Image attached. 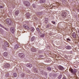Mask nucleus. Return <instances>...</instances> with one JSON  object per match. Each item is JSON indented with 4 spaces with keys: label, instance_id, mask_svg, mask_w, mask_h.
Returning <instances> with one entry per match:
<instances>
[{
    "label": "nucleus",
    "instance_id": "nucleus-1",
    "mask_svg": "<svg viewBox=\"0 0 79 79\" xmlns=\"http://www.w3.org/2000/svg\"><path fill=\"white\" fill-rule=\"evenodd\" d=\"M6 24H7L8 25H10L11 26L13 25V22L11 21V20L9 19H6Z\"/></svg>",
    "mask_w": 79,
    "mask_h": 79
},
{
    "label": "nucleus",
    "instance_id": "nucleus-2",
    "mask_svg": "<svg viewBox=\"0 0 79 79\" xmlns=\"http://www.w3.org/2000/svg\"><path fill=\"white\" fill-rule=\"evenodd\" d=\"M3 47L4 49H5V50H6V47H8V42H5L4 43V45L3 46Z\"/></svg>",
    "mask_w": 79,
    "mask_h": 79
},
{
    "label": "nucleus",
    "instance_id": "nucleus-3",
    "mask_svg": "<svg viewBox=\"0 0 79 79\" xmlns=\"http://www.w3.org/2000/svg\"><path fill=\"white\" fill-rule=\"evenodd\" d=\"M19 56L21 58H24L25 56V55L23 53H20L19 54Z\"/></svg>",
    "mask_w": 79,
    "mask_h": 79
},
{
    "label": "nucleus",
    "instance_id": "nucleus-4",
    "mask_svg": "<svg viewBox=\"0 0 79 79\" xmlns=\"http://www.w3.org/2000/svg\"><path fill=\"white\" fill-rule=\"evenodd\" d=\"M69 71L70 72H71L73 74H74V73H77V70L76 69H74V70H73L72 69H69Z\"/></svg>",
    "mask_w": 79,
    "mask_h": 79
},
{
    "label": "nucleus",
    "instance_id": "nucleus-5",
    "mask_svg": "<svg viewBox=\"0 0 79 79\" xmlns=\"http://www.w3.org/2000/svg\"><path fill=\"white\" fill-rule=\"evenodd\" d=\"M61 15L63 18H65L66 16V12L65 11H64L62 13Z\"/></svg>",
    "mask_w": 79,
    "mask_h": 79
},
{
    "label": "nucleus",
    "instance_id": "nucleus-6",
    "mask_svg": "<svg viewBox=\"0 0 79 79\" xmlns=\"http://www.w3.org/2000/svg\"><path fill=\"white\" fill-rule=\"evenodd\" d=\"M23 3L27 6H29L30 5V3L27 1H25Z\"/></svg>",
    "mask_w": 79,
    "mask_h": 79
},
{
    "label": "nucleus",
    "instance_id": "nucleus-7",
    "mask_svg": "<svg viewBox=\"0 0 79 79\" xmlns=\"http://www.w3.org/2000/svg\"><path fill=\"white\" fill-rule=\"evenodd\" d=\"M10 31L12 34H14V32H15V27H12L10 28Z\"/></svg>",
    "mask_w": 79,
    "mask_h": 79
},
{
    "label": "nucleus",
    "instance_id": "nucleus-8",
    "mask_svg": "<svg viewBox=\"0 0 79 79\" xmlns=\"http://www.w3.org/2000/svg\"><path fill=\"white\" fill-rule=\"evenodd\" d=\"M23 27H24V28L26 29H27L28 30H29V29H30V28H29V27L27 25H23Z\"/></svg>",
    "mask_w": 79,
    "mask_h": 79
},
{
    "label": "nucleus",
    "instance_id": "nucleus-9",
    "mask_svg": "<svg viewBox=\"0 0 79 79\" xmlns=\"http://www.w3.org/2000/svg\"><path fill=\"white\" fill-rule=\"evenodd\" d=\"M58 68L61 71H62V70H63L64 68L63 67H62V66H59Z\"/></svg>",
    "mask_w": 79,
    "mask_h": 79
},
{
    "label": "nucleus",
    "instance_id": "nucleus-10",
    "mask_svg": "<svg viewBox=\"0 0 79 79\" xmlns=\"http://www.w3.org/2000/svg\"><path fill=\"white\" fill-rule=\"evenodd\" d=\"M19 10H16L15 12V15L16 16H17L19 14Z\"/></svg>",
    "mask_w": 79,
    "mask_h": 79
},
{
    "label": "nucleus",
    "instance_id": "nucleus-11",
    "mask_svg": "<svg viewBox=\"0 0 79 79\" xmlns=\"http://www.w3.org/2000/svg\"><path fill=\"white\" fill-rule=\"evenodd\" d=\"M31 52H36V49L34 48H31Z\"/></svg>",
    "mask_w": 79,
    "mask_h": 79
},
{
    "label": "nucleus",
    "instance_id": "nucleus-12",
    "mask_svg": "<svg viewBox=\"0 0 79 79\" xmlns=\"http://www.w3.org/2000/svg\"><path fill=\"white\" fill-rule=\"evenodd\" d=\"M10 64H6L5 65V68H8V67H10Z\"/></svg>",
    "mask_w": 79,
    "mask_h": 79
},
{
    "label": "nucleus",
    "instance_id": "nucleus-13",
    "mask_svg": "<svg viewBox=\"0 0 79 79\" xmlns=\"http://www.w3.org/2000/svg\"><path fill=\"white\" fill-rule=\"evenodd\" d=\"M19 48V45L18 44H16L15 45L14 47V49H17Z\"/></svg>",
    "mask_w": 79,
    "mask_h": 79
},
{
    "label": "nucleus",
    "instance_id": "nucleus-14",
    "mask_svg": "<svg viewBox=\"0 0 79 79\" xmlns=\"http://www.w3.org/2000/svg\"><path fill=\"white\" fill-rule=\"evenodd\" d=\"M48 18H45V23H48Z\"/></svg>",
    "mask_w": 79,
    "mask_h": 79
},
{
    "label": "nucleus",
    "instance_id": "nucleus-15",
    "mask_svg": "<svg viewBox=\"0 0 79 79\" xmlns=\"http://www.w3.org/2000/svg\"><path fill=\"white\" fill-rule=\"evenodd\" d=\"M66 48V49H68V50H69L70 49H71V48L70 46H67L65 47Z\"/></svg>",
    "mask_w": 79,
    "mask_h": 79
},
{
    "label": "nucleus",
    "instance_id": "nucleus-16",
    "mask_svg": "<svg viewBox=\"0 0 79 79\" xmlns=\"http://www.w3.org/2000/svg\"><path fill=\"white\" fill-rule=\"evenodd\" d=\"M40 3H45V0H41L40 1Z\"/></svg>",
    "mask_w": 79,
    "mask_h": 79
},
{
    "label": "nucleus",
    "instance_id": "nucleus-17",
    "mask_svg": "<svg viewBox=\"0 0 79 79\" xmlns=\"http://www.w3.org/2000/svg\"><path fill=\"white\" fill-rule=\"evenodd\" d=\"M27 18H29L30 17V13H28L27 14Z\"/></svg>",
    "mask_w": 79,
    "mask_h": 79
},
{
    "label": "nucleus",
    "instance_id": "nucleus-18",
    "mask_svg": "<svg viewBox=\"0 0 79 79\" xmlns=\"http://www.w3.org/2000/svg\"><path fill=\"white\" fill-rule=\"evenodd\" d=\"M3 55L4 56H6L8 55V53L6 52H5L3 53Z\"/></svg>",
    "mask_w": 79,
    "mask_h": 79
},
{
    "label": "nucleus",
    "instance_id": "nucleus-19",
    "mask_svg": "<svg viewBox=\"0 0 79 79\" xmlns=\"http://www.w3.org/2000/svg\"><path fill=\"white\" fill-rule=\"evenodd\" d=\"M35 39V37L33 36L32 37L31 39V42H32V41H34Z\"/></svg>",
    "mask_w": 79,
    "mask_h": 79
},
{
    "label": "nucleus",
    "instance_id": "nucleus-20",
    "mask_svg": "<svg viewBox=\"0 0 79 79\" xmlns=\"http://www.w3.org/2000/svg\"><path fill=\"white\" fill-rule=\"evenodd\" d=\"M27 66L28 67H30V68H31L32 66V65L31 64H27Z\"/></svg>",
    "mask_w": 79,
    "mask_h": 79
},
{
    "label": "nucleus",
    "instance_id": "nucleus-21",
    "mask_svg": "<svg viewBox=\"0 0 79 79\" xmlns=\"http://www.w3.org/2000/svg\"><path fill=\"white\" fill-rule=\"evenodd\" d=\"M31 31L32 32H33V31H34V28L33 27H31Z\"/></svg>",
    "mask_w": 79,
    "mask_h": 79
},
{
    "label": "nucleus",
    "instance_id": "nucleus-22",
    "mask_svg": "<svg viewBox=\"0 0 79 79\" xmlns=\"http://www.w3.org/2000/svg\"><path fill=\"white\" fill-rule=\"evenodd\" d=\"M47 69L49 71H51V70H52V69H51V68L49 67L47 68Z\"/></svg>",
    "mask_w": 79,
    "mask_h": 79
},
{
    "label": "nucleus",
    "instance_id": "nucleus-23",
    "mask_svg": "<svg viewBox=\"0 0 79 79\" xmlns=\"http://www.w3.org/2000/svg\"><path fill=\"white\" fill-rule=\"evenodd\" d=\"M13 76L14 77H16V76H17V74L16 73H14L13 74Z\"/></svg>",
    "mask_w": 79,
    "mask_h": 79
},
{
    "label": "nucleus",
    "instance_id": "nucleus-24",
    "mask_svg": "<svg viewBox=\"0 0 79 79\" xmlns=\"http://www.w3.org/2000/svg\"><path fill=\"white\" fill-rule=\"evenodd\" d=\"M62 77V75H59V77H58V79H61Z\"/></svg>",
    "mask_w": 79,
    "mask_h": 79
},
{
    "label": "nucleus",
    "instance_id": "nucleus-25",
    "mask_svg": "<svg viewBox=\"0 0 79 79\" xmlns=\"http://www.w3.org/2000/svg\"><path fill=\"white\" fill-rule=\"evenodd\" d=\"M50 27V25L49 24H48L46 26V27H47V28H48V27Z\"/></svg>",
    "mask_w": 79,
    "mask_h": 79
},
{
    "label": "nucleus",
    "instance_id": "nucleus-26",
    "mask_svg": "<svg viewBox=\"0 0 79 79\" xmlns=\"http://www.w3.org/2000/svg\"><path fill=\"white\" fill-rule=\"evenodd\" d=\"M44 36L45 35H44V34H43V35H40V37H44Z\"/></svg>",
    "mask_w": 79,
    "mask_h": 79
},
{
    "label": "nucleus",
    "instance_id": "nucleus-27",
    "mask_svg": "<svg viewBox=\"0 0 79 79\" xmlns=\"http://www.w3.org/2000/svg\"><path fill=\"white\" fill-rule=\"evenodd\" d=\"M52 23H53V24H55V22L52 21Z\"/></svg>",
    "mask_w": 79,
    "mask_h": 79
},
{
    "label": "nucleus",
    "instance_id": "nucleus-28",
    "mask_svg": "<svg viewBox=\"0 0 79 79\" xmlns=\"http://www.w3.org/2000/svg\"><path fill=\"white\" fill-rule=\"evenodd\" d=\"M0 27H3V26H2V25H1V24H0Z\"/></svg>",
    "mask_w": 79,
    "mask_h": 79
},
{
    "label": "nucleus",
    "instance_id": "nucleus-29",
    "mask_svg": "<svg viewBox=\"0 0 79 79\" xmlns=\"http://www.w3.org/2000/svg\"><path fill=\"white\" fill-rule=\"evenodd\" d=\"M36 30H37V31H39V28H37Z\"/></svg>",
    "mask_w": 79,
    "mask_h": 79
},
{
    "label": "nucleus",
    "instance_id": "nucleus-30",
    "mask_svg": "<svg viewBox=\"0 0 79 79\" xmlns=\"http://www.w3.org/2000/svg\"><path fill=\"white\" fill-rule=\"evenodd\" d=\"M67 40H69V41H70L71 40H70V39H69V38H67Z\"/></svg>",
    "mask_w": 79,
    "mask_h": 79
},
{
    "label": "nucleus",
    "instance_id": "nucleus-31",
    "mask_svg": "<svg viewBox=\"0 0 79 79\" xmlns=\"http://www.w3.org/2000/svg\"><path fill=\"white\" fill-rule=\"evenodd\" d=\"M3 29H5V30H7V29L5 27H3Z\"/></svg>",
    "mask_w": 79,
    "mask_h": 79
},
{
    "label": "nucleus",
    "instance_id": "nucleus-32",
    "mask_svg": "<svg viewBox=\"0 0 79 79\" xmlns=\"http://www.w3.org/2000/svg\"><path fill=\"white\" fill-rule=\"evenodd\" d=\"M3 8V6H0V8Z\"/></svg>",
    "mask_w": 79,
    "mask_h": 79
},
{
    "label": "nucleus",
    "instance_id": "nucleus-33",
    "mask_svg": "<svg viewBox=\"0 0 79 79\" xmlns=\"http://www.w3.org/2000/svg\"><path fill=\"white\" fill-rule=\"evenodd\" d=\"M62 79H66V77H63Z\"/></svg>",
    "mask_w": 79,
    "mask_h": 79
},
{
    "label": "nucleus",
    "instance_id": "nucleus-34",
    "mask_svg": "<svg viewBox=\"0 0 79 79\" xmlns=\"http://www.w3.org/2000/svg\"><path fill=\"white\" fill-rule=\"evenodd\" d=\"M34 4H33L32 6L33 7H34V8H35V6H34Z\"/></svg>",
    "mask_w": 79,
    "mask_h": 79
},
{
    "label": "nucleus",
    "instance_id": "nucleus-35",
    "mask_svg": "<svg viewBox=\"0 0 79 79\" xmlns=\"http://www.w3.org/2000/svg\"><path fill=\"white\" fill-rule=\"evenodd\" d=\"M73 34H74V35L75 37L76 36V34L75 33H73Z\"/></svg>",
    "mask_w": 79,
    "mask_h": 79
},
{
    "label": "nucleus",
    "instance_id": "nucleus-36",
    "mask_svg": "<svg viewBox=\"0 0 79 79\" xmlns=\"http://www.w3.org/2000/svg\"><path fill=\"white\" fill-rule=\"evenodd\" d=\"M36 73H37V71Z\"/></svg>",
    "mask_w": 79,
    "mask_h": 79
}]
</instances>
